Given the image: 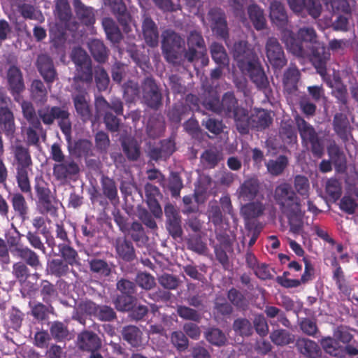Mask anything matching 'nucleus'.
<instances>
[{"label": "nucleus", "instance_id": "f257e3e1", "mask_svg": "<svg viewBox=\"0 0 358 358\" xmlns=\"http://www.w3.org/2000/svg\"><path fill=\"white\" fill-rule=\"evenodd\" d=\"M36 115L29 118L27 121L29 123L27 128L43 131L41 122L45 125H51L55 120H57L58 127L65 136L66 141L69 143L71 139L72 123L71 121V113L69 109L63 106H45L37 110Z\"/></svg>", "mask_w": 358, "mask_h": 358}, {"label": "nucleus", "instance_id": "f03ea898", "mask_svg": "<svg viewBox=\"0 0 358 358\" xmlns=\"http://www.w3.org/2000/svg\"><path fill=\"white\" fill-rule=\"evenodd\" d=\"M296 36L297 38L292 31L285 30L282 33L281 40L287 49L298 57H304L308 54V50L304 48L303 43H310L311 46L319 43L317 33L311 27H301L297 31Z\"/></svg>", "mask_w": 358, "mask_h": 358}, {"label": "nucleus", "instance_id": "7ed1b4c3", "mask_svg": "<svg viewBox=\"0 0 358 358\" xmlns=\"http://www.w3.org/2000/svg\"><path fill=\"white\" fill-rule=\"evenodd\" d=\"M12 152L15 162L16 181L18 187L23 193L31 194L29 171H31L33 162L29 149L22 144H17L12 147Z\"/></svg>", "mask_w": 358, "mask_h": 358}, {"label": "nucleus", "instance_id": "20e7f679", "mask_svg": "<svg viewBox=\"0 0 358 358\" xmlns=\"http://www.w3.org/2000/svg\"><path fill=\"white\" fill-rule=\"evenodd\" d=\"M274 199L280 210L287 219L292 217H303L301 199L289 183L284 182L276 187Z\"/></svg>", "mask_w": 358, "mask_h": 358}, {"label": "nucleus", "instance_id": "39448f33", "mask_svg": "<svg viewBox=\"0 0 358 358\" xmlns=\"http://www.w3.org/2000/svg\"><path fill=\"white\" fill-rule=\"evenodd\" d=\"M295 123L303 146L310 149L315 157H322L324 154V142L313 126L299 115L295 117Z\"/></svg>", "mask_w": 358, "mask_h": 358}, {"label": "nucleus", "instance_id": "423d86ee", "mask_svg": "<svg viewBox=\"0 0 358 358\" xmlns=\"http://www.w3.org/2000/svg\"><path fill=\"white\" fill-rule=\"evenodd\" d=\"M202 104L207 110L229 118L241 106L233 92L224 93L221 100L216 93H209Z\"/></svg>", "mask_w": 358, "mask_h": 358}, {"label": "nucleus", "instance_id": "0eeeda50", "mask_svg": "<svg viewBox=\"0 0 358 358\" xmlns=\"http://www.w3.org/2000/svg\"><path fill=\"white\" fill-rule=\"evenodd\" d=\"M34 190L38 199L37 208L40 213L43 215L57 217L58 200L56 196L52 193L49 184L43 176L35 178Z\"/></svg>", "mask_w": 358, "mask_h": 358}, {"label": "nucleus", "instance_id": "6e6552de", "mask_svg": "<svg viewBox=\"0 0 358 358\" xmlns=\"http://www.w3.org/2000/svg\"><path fill=\"white\" fill-rule=\"evenodd\" d=\"M12 101L2 88H0V131L13 140L16 132L15 116L12 110Z\"/></svg>", "mask_w": 358, "mask_h": 358}, {"label": "nucleus", "instance_id": "1a4fd4ad", "mask_svg": "<svg viewBox=\"0 0 358 358\" xmlns=\"http://www.w3.org/2000/svg\"><path fill=\"white\" fill-rule=\"evenodd\" d=\"M184 45V40L180 35L173 31L163 33L162 50L165 59L171 64L178 63L180 51Z\"/></svg>", "mask_w": 358, "mask_h": 358}, {"label": "nucleus", "instance_id": "9d476101", "mask_svg": "<svg viewBox=\"0 0 358 358\" xmlns=\"http://www.w3.org/2000/svg\"><path fill=\"white\" fill-rule=\"evenodd\" d=\"M240 70L243 73H247L257 88L262 91L265 96L268 99L272 94V90L259 59L251 63L249 62L248 65L245 66L244 68L240 69Z\"/></svg>", "mask_w": 358, "mask_h": 358}, {"label": "nucleus", "instance_id": "9b49d317", "mask_svg": "<svg viewBox=\"0 0 358 358\" xmlns=\"http://www.w3.org/2000/svg\"><path fill=\"white\" fill-rule=\"evenodd\" d=\"M143 101L150 108L157 110L162 106V94L155 79L146 77L141 84Z\"/></svg>", "mask_w": 358, "mask_h": 358}, {"label": "nucleus", "instance_id": "f8f14e48", "mask_svg": "<svg viewBox=\"0 0 358 358\" xmlns=\"http://www.w3.org/2000/svg\"><path fill=\"white\" fill-rule=\"evenodd\" d=\"M80 171L78 163L70 156H68L64 161L55 164L52 167L55 179L62 183L75 180Z\"/></svg>", "mask_w": 358, "mask_h": 358}, {"label": "nucleus", "instance_id": "ddd939ff", "mask_svg": "<svg viewBox=\"0 0 358 358\" xmlns=\"http://www.w3.org/2000/svg\"><path fill=\"white\" fill-rule=\"evenodd\" d=\"M100 183L102 192L95 190L92 198L106 208L108 205L107 199L112 203L118 201L117 188L114 180L104 175L101 176Z\"/></svg>", "mask_w": 358, "mask_h": 358}, {"label": "nucleus", "instance_id": "4468645a", "mask_svg": "<svg viewBox=\"0 0 358 358\" xmlns=\"http://www.w3.org/2000/svg\"><path fill=\"white\" fill-rule=\"evenodd\" d=\"M308 55L310 56V60L315 68L317 73L322 77L327 76V66L330 59L331 54L327 49L324 43L319 42L311 46Z\"/></svg>", "mask_w": 358, "mask_h": 358}, {"label": "nucleus", "instance_id": "2eb2a0df", "mask_svg": "<svg viewBox=\"0 0 358 358\" xmlns=\"http://www.w3.org/2000/svg\"><path fill=\"white\" fill-rule=\"evenodd\" d=\"M262 184L257 176H250L241 182L236 191L237 198L243 201H252L261 195Z\"/></svg>", "mask_w": 358, "mask_h": 358}, {"label": "nucleus", "instance_id": "dca6fc26", "mask_svg": "<svg viewBox=\"0 0 358 358\" xmlns=\"http://www.w3.org/2000/svg\"><path fill=\"white\" fill-rule=\"evenodd\" d=\"M265 50L268 61L273 68L280 69L287 64L283 48L278 38L268 37L265 44Z\"/></svg>", "mask_w": 358, "mask_h": 358}, {"label": "nucleus", "instance_id": "f3484780", "mask_svg": "<svg viewBox=\"0 0 358 358\" xmlns=\"http://www.w3.org/2000/svg\"><path fill=\"white\" fill-rule=\"evenodd\" d=\"M71 99L78 116L83 122L92 120V112L90 105V96L86 89L73 90Z\"/></svg>", "mask_w": 358, "mask_h": 358}, {"label": "nucleus", "instance_id": "a211bd4d", "mask_svg": "<svg viewBox=\"0 0 358 358\" xmlns=\"http://www.w3.org/2000/svg\"><path fill=\"white\" fill-rule=\"evenodd\" d=\"M166 217V229L169 235L174 239H182L183 230L182 228V217L180 213L171 203H167L164 207Z\"/></svg>", "mask_w": 358, "mask_h": 358}, {"label": "nucleus", "instance_id": "6ab92c4d", "mask_svg": "<svg viewBox=\"0 0 358 358\" xmlns=\"http://www.w3.org/2000/svg\"><path fill=\"white\" fill-rule=\"evenodd\" d=\"M7 87L15 101H19L22 93L25 90L23 74L20 69L11 65L6 73Z\"/></svg>", "mask_w": 358, "mask_h": 358}, {"label": "nucleus", "instance_id": "aec40b11", "mask_svg": "<svg viewBox=\"0 0 358 358\" xmlns=\"http://www.w3.org/2000/svg\"><path fill=\"white\" fill-rule=\"evenodd\" d=\"M187 50L184 57L189 62H193L206 52L204 39L201 32L198 31H190L187 39Z\"/></svg>", "mask_w": 358, "mask_h": 358}, {"label": "nucleus", "instance_id": "412c9836", "mask_svg": "<svg viewBox=\"0 0 358 358\" xmlns=\"http://www.w3.org/2000/svg\"><path fill=\"white\" fill-rule=\"evenodd\" d=\"M233 57L237 63L238 67L244 68L249 62H252L259 59L255 50L250 48L248 41H239L234 44Z\"/></svg>", "mask_w": 358, "mask_h": 358}, {"label": "nucleus", "instance_id": "4be33fe9", "mask_svg": "<svg viewBox=\"0 0 358 358\" xmlns=\"http://www.w3.org/2000/svg\"><path fill=\"white\" fill-rule=\"evenodd\" d=\"M38 71L47 84L51 85L57 78V72L52 59L47 54H41L36 62Z\"/></svg>", "mask_w": 358, "mask_h": 358}, {"label": "nucleus", "instance_id": "5701e85b", "mask_svg": "<svg viewBox=\"0 0 358 358\" xmlns=\"http://www.w3.org/2000/svg\"><path fill=\"white\" fill-rule=\"evenodd\" d=\"M269 17L271 22L275 24L282 33L287 29L289 20L285 5L278 1L273 0L269 6Z\"/></svg>", "mask_w": 358, "mask_h": 358}, {"label": "nucleus", "instance_id": "b1692460", "mask_svg": "<svg viewBox=\"0 0 358 358\" xmlns=\"http://www.w3.org/2000/svg\"><path fill=\"white\" fill-rule=\"evenodd\" d=\"M13 255L20 259L26 265L37 270L42 267L39 255L27 246L16 245L11 250Z\"/></svg>", "mask_w": 358, "mask_h": 358}, {"label": "nucleus", "instance_id": "393cba45", "mask_svg": "<svg viewBox=\"0 0 358 358\" xmlns=\"http://www.w3.org/2000/svg\"><path fill=\"white\" fill-rule=\"evenodd\" d=\"M114 247L117 257L125 262H131L136 259V250L131 241L126 237L115 239Z\"/></svg>", "mask_w": 358, "mask_h": 358}, {"label": "nucleus", "instance_id": "a878e982", "mask_svg": "<svg viewBox=\"0 0 358 358\" xmlns=\"http://www.w3.org/2000/svg\"><path fill=\"white\" fill-rule=\"evenodd\" d=\"M77 345L82 351L99 350L101 348V341L96 333L85 330L78 334Z\"/></svg>", "mask_w": 358, "mask_h": 358}, {"label": "nucleus", "instance_id": "bb28decb", "mask_svg": "<svg viewBox=\"0 0 358 358\" xmlns=\"http://www.w3.org/2000/svg\"><path fill=\"white\" fill-rule=\"evenodd\" d=\"M145 193L146 203L152 214L156 218L161 217L163 213L157 199L158 197L162 196L159 189L157 186L148 182L145 185Z\"/></svg>", "mask_w": 358, "mask_h": 358}, {"label": "nucleus", "instance_id": "cd10ccee", "mask_svg": "<svg viewBox=\"0 0 358 358\" xmlns=\"http://www.w3.org/2000/svg\"><path fill=\"white\" fill-rule=\"evenodd\" d=\"M333 129L343 143H346L349 141V137L351 135L350 124L348 116L343 113H337L333 119Z\"/></svg>", "mask_w": 358, "mask_h": 358}, {"label": "nucleus", "instance_id": "c85d7f7f", "mask_svg": "<svg viewBox=\"0 0 358 358\" xmlns=\"http://www.w3.org/2000/svg\"><path fill=\"white\" fill-rule=\"evenodd\" d=\"M273 122L270 113L265 109L255 108L250 114V129L263 131L267 129Z\"/></svg>", "mask_w": 358, "mask_h": 358}, {"label": "nucleus", "instance_id": "c756f323", "mask_svg": "<svg viewBox=\"0 0 358 358\" xmlns=\"http://www.w3.org/2000/svg\"><path fill=\"white\" fill-rule=\"evenodd\" d=\"M75 75L73 78V90L85 89L81 83L90 84L93 80L92 62L87 64L76 66Z\"/></svg>", "mask_w": 358, "mask_h": 358}, {"label": "nucleus", "instance_id": "7c9ffc66", "mask_svg": "<svg viewBox=\"0 0 358 358\" xmlns=\"http://www.w3.org/2000/svg\"><path fill=\"white\" fill-rule=\"evenodd\" d=\"M73 6L77 18L85 26H91L95 23L94 9L86 6L81 0H73Z\"/></svg>", "mask_w": 358, "mask_h": 358}, {"label": "nucleus", "instance_id": "2f4dec72", "mask_svg": "<svg viewBox=\"0 0 358 358\" xmlns=\"http://www.w3.org/2000/svg\"><path fill=\"white\" fill-rule=\"evenodd\" d=\"M10 202L17 217L20 218L22 222L29 219V206L22 193L12 194L10 196Z\"/></svg>", "mask_w": 358, "mask_h": 358}, {"label": "nucleus", "instance_id": "473e14b6", "mask_svg": "<svg viewBox=\"0 0 358 358\" xmlns=\"http://www.w3.org/2000/svg\"><path fill=\"white\" fill-rule=\"evenodd\" d=\"M54 15L66 29H70L72 11L69 0H55Z\"/></svg>", "mask_w": 358, "mask_h": 358}, {"label": "nucleus", "instance_id": "72a5a7b5", "mask_svg": "<svg viewBox=\"0 0 358 358\" xmlns=\"http://www.w3.org/2000/svg\"><path fill=\"white\" fill-rule=\"evenodd\" d=\"M90 313L102 322H111L116 319L117 315L114 309L106 305H96L94 302H88L85 305Z\"/></svg>", "mask_w": 358, "mask_h": 358}, {"label": "nucleus", "instance_id": "f704fd0d", "mask_svg": "<svg viewBox=\"0 0 358 358\" xmlns=\"http://www.w3.org/2000/svg\"><path fill=\"white\" fill-rule=\"evenodd\" d=\"M296 347L299 352L306 358H320L321 349L318 344L308 338H299L296 341Z\"/></svg>", "mask_w": 358, "mask_h": 358}, {"label": "nucleus", "instance_id": "c9c22d12", "mask_svg": "<svg viewBox=\"0 0 358 358\" xmlns=\"http://www.w3.org/2000/svg\"><path fill=\"white\" fill-rule=\"evenodd\" d=\"M143 35L145 43L150 47H155L159 41V32L155 22L150 16H145L142 23Z\"/></svg>", "mask_w": 358, "mask_h": 358}, {"label": "nucleus", "instance_id": "e433bc0d", "mask_svg": "<svg viewBox=\"0 0 358 358\" xmlns=\"http://www.w3.org/2000/svg\"><path fill=\"white\" fill-rule=\"evenodd\" d=\"M107 2L118 22L125 30L131 21V15L123 0H107Z\"/></svg>", "mask_w": 358, "mask_h": 358}, {"label": "nucleus", "instance_id": "4c0bfd02", "mask_svg": "<svg viewBox=\"0 0 358 358\" xmlns=\"http://www.w3.org/2000/svg\"><path fill=\"white\" fill-rule=\"evenodd\" d=\"M243 205L240 213L244 220L250 221L262 216L266 209L265 205L260 201H247Z\"/></svg>", "mask_w": 358, "mask_h": 358}, {"label": "nucleus", "instance_id": "58836bf2", "mask_svg": "<svg viewBox=\"0 0 358 358\" xmlns=\"http://www.w3.org/2000/svg\"><path fill=\"white\" fill-rule=\"evenodd\" d=\"M234 121V124L237 131L241 134H248L250 131V115L248 108L241 106L230 117Z\"/></svg>", "mask_w": 358, "mask_h": 358}, {"label": "nucleus", "instance_id": "ea45409f", "mask_svg": "<svg viewBox=\"0 0 358 358\" xmlns=\"http://www.w3.org/2000/svg\"><path fill=\"white\" fill-rule=\"evenodd\" d=\"M24 0H12L21 16L26 20H37L43 22L45 17L41 11L37 10L36 8L30 3H24Z\"/></svg>", "mask_w": 358, "mask_h": 358}, {"label": "nucleus", "instance_id": "a19ab883", "mask_svg": "<svg viewBox=\"0 0 358 358\" xmlns=\"http://www.w3.org/2000/svg\"><path fill=\"white\" fill-rule=\"evenodd\" d=\"M290 9L294 13H301L306 10L308 13L316 19L319 17L318 6L313 2L312 0H287Z\"/></svg>", "mask_w": 358, "mask_h": 358}, {"label": "nucleus", "instance_id": "79ce46f5", "mask_svg": "<svg viewBox=\"0 0 358 358\" xmlns=\"http://www.w3.org/2000/svg\"><path fill=\"white\" fill-rule=\"evenodd\" d=\"M122 336L131 346L138 348L143 344V333L140 329L134 325H127L123 327Z\"/></svg>", "mask_w": 358, "mask_h": 358}, {"label": "nucleus", "instance_id": "37998d69", "mask_svg": "<svg viewBox=\"0 0 358 358\" xmlns=\"http://www.w3.org/2000/svg\"><path fill=\"white\" fill-rule=\"evenodd\" d=\"M88 47L94 59L100 64H104L108 59V49L106 47L103 42L99 39H92L89 43Z\"/></svg>", "mask_w": 358, "mask_h": 358}, {"label": "nucleus", "instance_id": "c03bdc74", "mask_svg": "<svg viewBox=\"0 0 358 358\" xmlns=\"http://www.w3.org/2000/svg\"><path fill=\"white\" fill-rule=\"evenodd\" d=\"M249 18L252 22L255 29L257 31L263 30L266 28V20L264 16L263 9L257 4H252L248 8Z\"/></svg>", "mask_w": 358, "mask_h": 358}, {"label": "nucleus", "instance_id": "a18cd8bd", "mask_svg": "<svg viewBox=\"0 0 358 358\" xmlns=\"http://www.w3.org/2000/svg\"><path fill=\"white\" fill-rule=\"evenodd\" d=\"M122 147L124 155L129 161H137L140 157L141 147L134 138H124L122 141Z\"/></svg>", "mask_w": 358, "mask_h": 358}, {"label": "nucleus", "instance_id": "49530a36", "mask_svg": "<svg viewBox=\"0 0 358 358\" xmlns=\"http://www.w3.org/2000/svg\"><path fill=\"white\" fill-rule=\"evenodd\" d=\"M327 151L331 162L335 166L341 167L345 166L346 162L345 153L334 140L329 141Z\"/></svg>", "mask_w": 358, "mask_h": 358}, {"label": "nucleus", "instance_id": "de8ad7c7", "mask_svg": "<svg viewBox=\"0 0 358 358\" xmlns=\"http://www.w3.org/2000/svg\"><path fill=\"white\" fill-rule=\"evenodd\" d=\"M70 266L62 259H53L48 263L47 271L57 278L66 276L70 272Z\"/></svg>", "mask_w": 358, "mask_h": 358}, {"label": "nucleus", "instance_id": "09e8293b", "mask_svg": "<svg viewBox=\"0 0 358 358\" xmlns=\"http://www.w3.org/2000/svg\"><path fill=\"white\" fill-rule=\"evenodd\" d=\"M59 251L62 260L70 266H78L80 264V257L78 252L71 245L66 243L59 244Z\"/></svg>", "mask_w": 358, "mask_h": 358}, {"label": "nucleus", "instance_id": "8fccbe9b", "mask_svg": "<svg viewBox=\"0 0 358 358\" xmlns=\"http://www.w3.org/2000/svg\"><path fill=\"white\" fill-rule=\"evenodd\" d=\"M40 294L43 301L53 309L51 303L58 297V292L55 285L47 280H43L41 283Z\"/></svg>", "mask_w": 358, "mask_h": 358}, {"label": "nucleus", "instance_id": "3c124183", "mask_svg": "<svg viewBox=\"0 0 358 358\" xmlns=\"http://www.w3.org/2000/svg\"><path fill=\"white\" fill-rule=\"evenodd\" d=\"M31 99L36 103H43L47 101L48 91L44 83L39 79L32 81L30 87Z\"/></svg>", "mask_w": 358, "mask_h": 358}, {"label": "nucleus", "instance_id": "603ef678", "mask_svg": "<svg viewBox=\"0 0 358 358\" xmlns=\"http://www.w3.org/2000/svg\"><path fill=\"white\" fill-rule=\"evenodd\" d=\"M103 27L104 28L107 38L113 43H119L122 39V34L116 25L115 22L110 18H105L103 20Z\"/></svg>", "mask_w": 358, "mask_h": 358}, {"label": "nucleus", "instance_id": "864d4df0", "mask_svg": "<svg viewBox=\"0 0 358 358\" xmlns=\"http://www.w3.org/2000/svg\"><path fill=\"white\" fill-rule=\"evenodd\" d=\"M206 341L213 345L221 347L227 343L225 334L217 327H209L204 333Z\"/></svg>", "mask_w": 358, "mask_h": 358}, {"label": "nucleus", "instance_id": "5fc2aeb1", "mask_svg": "<svg viewBox=\"0 0 358 358\" xmlns=\"http://www.w3.org/2000/svg\"><path fill=\"white\" fill-rule=\"evenodd\" d=\"M166 188L173 198L180 197V191L183 188V182L180 173L177 171H171L167 179Z\"/></svg>", "mask_w": 358, "mask_h": 358}, {"label": "nucleus", "instance_id": "6e6d98bb", "mask_svg": "<svg viewBox=\"0 0 358 358\" xmlns=\"http://www.w3.org/2000/svg\"><path fill=\"white\" fill-rule=\"evenodd\" d=\"M227 299L230 304L238 310H245L248 306V301L245 295L234 287H231L227 292Z\"/></svg>", "mask_w": 358, "mask_h": 358}, {"label": "nucleus", "instance_id": "4d7b16f0", "mask_svg": "<svg viewBox=\"0 0 358 358\" xmlns=\"http://www.w3.org/2000/svg\"><path fill=\"white\" fill-rule=\"evenodd\" d=\"M210 55L213 60L219 66L228 64L229 58L227 51L222 44L213 42L210 46Z\"/></svg>", "mask_w": 358, "mask_h": 358}, {"label": "nucleus", "instance_id": "13d9d810", "mask_svg": "<svg viewBox=\"0 0 358 358\" xmlns=\"http://www.w3.org/2000/svg\"><path fill=\"white\" fill-rule=\"evenodd\" d=\"M50 333L52 337L58 342L69 339V331L67 326L62 322L55 321L52 322Z\"/></svg>", "mask_w": 358, "mask_h": 358}, {"label": "nucleus", "instance_id": "bf43d9fd", "mask_svg": "<svg viewBox=\"0 0 358 358\" xmlns=\"http://www.w3.org/2000/svg\"><path fill=\"white\" fill-rule=\"evenodd\" d=\"M207 215L209 220L215 227H221L224 222V215L220 206L216 203H210L208 210Z\"/></svg>", "mask_w": 358, "mask_h": 358}, {"label": "nucleus", "instance_id": "052dcab7", "mask_svg": "<svg viewBox=\"0 0 358 358\" xmlns=\"http://www.w3.org/2000/svg\"><path fill=\"white\" fill-rule=\"evenodd\" d=\"M270 338L277 345H286L294 342V336L285 329L273 331L270 334Z\"/></svg>", "mask_w": 358, "mask_h": 358}, {"label": "nucleus", "instance_id": "680f3d73", "mask_svg": "<svg viewBox=\"0 0 358 358\" xmlns=\"http://www.w3.org/2000/svg\"><path fill=\"white\" fill-rule=\"evenodd\" d=\"M300 73L296 68H289L284 73L283 85L287 90L296 89L297 83L299 80Z\"/></svg>", "mask_w": 358, "mask_h": 358}, {"label": "nucleus", "instance_id": "e2e57ef3", "mask_svg": "<svg viewBox=\"0 0 358 358\" xmlns=\"http://www.w3.org/2000/svg\"><path fill=\"white\" fill-rule=\"evenodd\" d=\"M294 187L303 199H308L310 194V182L307 177L301 175H296L294 178Z\"/></svg>", "mask_w": 358, "mask_h": 358}, {"label": "nucleus", "instance_id": "0e129e2a", "mask_svg": "<svg viewBox=\"0 0 358 358\" xmlns=\"http://www.w3.org/2000/svg\"><path fill=\"white\" fill-rule=\"evenodd\" d=\"M233 330L241 336H249L253 333V327L246 318L236 319L232 325Z\"/></svg>", "mask_w": 358, "mask_h": 358}, {"label": "nucleus", "instance_id": "69168bd1", "mask_svg": "<svg viewBox=\"0 0 358 358\" xmlns=\"http://www.w3.org/2000/svg\"><path fill=\"white\" fill-rule=\"evenodd\" d=\"M90 271L101 276H109L111 273V268L108 264L99 259H92L89 262Z\"/></svg>", "mask_w": 358, "mask_h": 358}, {"label": "nucleus", "instance_id": "338daca9", "mask_svg": "<svg viewBox=\"0 0 358 358\" xmlns=\"http://www.w3.org/2000/svg\"><path fill=\"white\" fill-rule=\"evenodd\" d=\"M8 326L9 329L18 331L22 326L24 315L15 307H13L8 312Z\"/></svg>", "mask_w": 358, "mask_h": 358}, {"label": "nucleus", "instance_id": "774afa93", "mask_svg": "<svg viewBox=\"0 0 358 358\" xmlns=\"http://www.w3.org/2000/svg\"><path fill=\"white\" fill-rule=\"evenodd\" d=\"M13 275L20 283H24L31 276L30 269L22 262H18L13 265Z\"/></svg>", "mask_w": 358, "mask_h": 358}]
</instances>
